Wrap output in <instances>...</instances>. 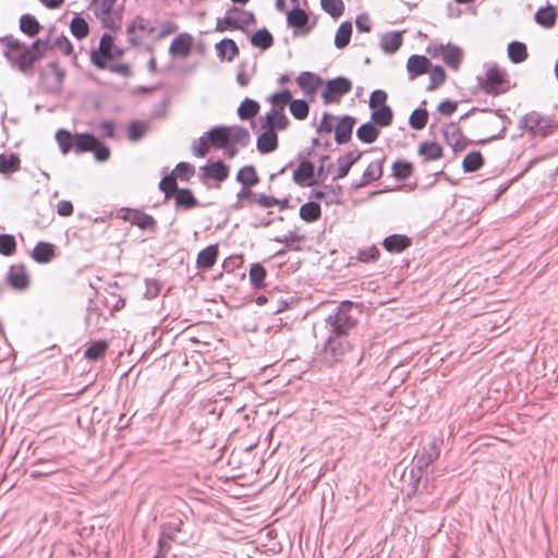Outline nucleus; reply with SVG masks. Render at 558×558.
<instances>
[{
  "instance_id": "nucleus-34",
  "label": "nucleus",
  "mask_w": 558,
  "mask_h": 558,
  "mask_svg": "<svg viewBox=\"0 0 558 558\" xmlns=\"http://www.w3.org/2000/svg\"><path fill=\"white\" fill-rule=\"evenodd\" d=\"M401 45L402 35L399 32L387 33L380 40V47L387 53H395Z\"/></svg>"
},
{
  "instance_id": "nucleus-33",
  "label": "nucleus",
  "mask_w": 558,
  "mask_h": 558,
  "mask_svg": "<svg viewBox=\"0 0 558 558\" xmlns=\"http://www.w3.org/2000/svg\"><path fill=\"white\" fill-rule=\"evenodd\" d=\"M172 197L178 208L191 209L197 205V199L189 189H179Z\"/></svg>"
},
{
  "instance_id": "nucleus-4",
  "label": "nucleus",
  "mask_w": 558,
  "mask_h": 558,
  "mask_svg": "<svg viewBox=\"0 0 558 558\" xmlns=\"http://www.w3.org/2000/svg\"><path fill=\"white\" fill-rule=\"evenodd\" d=\"M555 120L537 111H531L520 119L519 128L533 137H546L551 133Z\"/></svg>"
},
{
  "instance_id": "nucleus-60",
  "label": "nucleus",
  "mask_w": 558,
  "mask_h": 558,
  "mask_svg": "<svg viewBox=\"0 0 558 558\" xmlns=\"http://www.w3.org/2000/svg\"><path fill=\"white\" fill-rule=\"evenodd\" d=\"M159 187L165 193L166 198H171L179 190L174 174L165 175L159 183Z\"/></svg>"
},
{
  "instance_id": "nucleus-16",
  "label": "nucleus",
  "mask_w": 558,
  "mask_h": 558,
  "mask_svg": "<svg viewBox=\"0 0 558 558\" xmlns=\"http://www.w3.org/2000/svg\"><path fill=\"white\" fill-rule=\"evenodd\" d=\"M154 26L149 21L145 20L142 16H137L131 24L126 27V34L129 37V41L133 45H140L143 40V36H134V32L140 31L141 34H151L154 32Z\"/></svg>"
},
{
  "instance_id": "nucleus-6",
  "label": "nucleus",
  "mask_w": 558,
  "mask_h": 558,
  "mask_svg": "<svg viewBox=\"0 0 558 558\" xmlns=\"http://www.w3.org/2000/svg\"><path fill=\"white\" fill-rule=\"evenodd\" d=\"M349 337H336L328 333L322 350L323 360L328 364L340 362L351 349Z\"/></svg>"
},
{
  "instance_id": "nucleus-64",
  "label": "nucleus",
  "mask_w": 558,
  "mask_h": 558,
  "mask_svg": "<svg viewBox=\"0 0 558 558\" xmlns=\"http://www.w3.org/2000/svg\"><path fill=\"white\" fill-rule=\"evenodd\" d=\"M175 175L182 181H189L190 178L195 173L194 166L187 162H179L175 167Z\"/></svg>"
},
{
  "instance_id": "nucleus-17",
  "label": "nucleus",
  "mask_w": 558,
  "mask_h": 558,
  "mask_svg": "<svg viewBox=\"0 0 558 558\" xmlns=\"http://www.w3.org/2000/svg\"><path fill=\"white\" fill-rule=\"evenodd\" d=\"M355 125V119L350 116H343L340 118L335 126V140L341 145L345 144L351 140L352 131Z\"/></svg>"
},
{
  "instance_id": "nucleus-57",
  "label": "nucleus",
  "mask_w": 558,
  "mask_h": 558,
  "mask_svg": "<svg viewBox=\"0 0 558 558\" xmlns=\"http://www.w3.org/2000/svg\"><path fill=\"white\" fill-rule=\"evenodd\" d=\"M269 101L271 102L272 108L283 110L287 105L290 106V102L292 101V94L289 89H283L271 95Z\"/></svg>"
},
{
  "instance_id": "nucleus-1",
  "label": "nucleus",
  "mask_w": 558,
  "mask_h": 558,
  "mask_svg": "<svg viewBox=\"0 0 558 558\" xmlns=\"http://www.w3.org/2000/svg\"><path fill=\"white\" fill-rule=\"evenodd\" d=\"M360 314L361 310L356 303L342 301L325 319L328 333L349 337L357 325Z\"/></svg>"
},
{
  "instance_id": "nucleus-43",
  "label": "nucleus",
  "mask_w": 558,
  "mask_h": 558,
  "mask_svg": "<svg viewBox=\"0 0 558 558\" xmlns=\"http://www.w3.org/2000/svg\"><path fill=\"white\" fill-rule=\"evenodd\" d=\"M70 31L75 38L83 39L89 33V25L84 17L76 14L70 23Z\"/></svg>"
},
{
  "instance_id": "nucleus-49",
  "label": "nucleus",
  "mask_w": 558,
  "mask_h": 558,
  "mask_svg": "<svg viewBox=\"0 0 558 558\" xmlns=\"http://www.w3.org/2000/svg\"><path fill=\"white\" fill-rule=\"evenodd\" d=\"M484 163V158L480 151L469 153L462 162V167L464 172H475L477 171Z\"/></svg>"
},
{
  "instance_id": "nucleus-23",
  "label": "nucleus",
  "mask_w": 558,
  "mask_h": 558,
  "mask_svg": "<svg viewBox=\"0 0 558 558\" xmlns=\"http://www.w3.org/2000/svg\"><path fill=\"white\" fill-rule=\"evenodd\" d=\"M290 121L287 116L283 113V110L278 108H271L269 112L266 114V126L268 130L282 131L286 130L289 125Z\"/></svg>"
},
{
  "instance_id": "nucleus-37",
  "label": "nucleus",
  "mask_w": 558,
  "mask_h": 558,
  "mask_svg": "<svg viewBox=\"0 0 558 558\" xmlns=\"http://www.w3.org/2000/svg\"><path fill=\"white\" fill-rule=\"evenodd\" d=\"M356 136L361 142L372 144L378 138L379 131L376 128V124L373 122H366L357 129Z\"/></svg>"
},
{
  "instance_id": "nucleus-53",
  "label": "nucleus",
  "mask_w": 558,
  "mask_h": 558,
  "mask_svg": "<svg viewBox=\"0 0 558 558\" xmlns=\"http://www.w3.org/2000/svg\"><path fill=\"white\" fill-rule=\"evenodd\" d=\"M290 112L296 120H305L310 112L308 104L303 99H292L290 102Z\"/></svg>"
},
{
  "instance_id": "nucleus-15",
  "label": "nucleus",
  "mask_w": 558,
  "mask_h": 558,
  "mask_svg": "<svg viewBox=\"0 0 558 558\" xmlns=\"http://www.w3.org/2000/svg\"><path fill=\"white\" fill-rule=\"evenodd\" d=\"M63 77L64 72L58 66L57 62H50L47 69L41 73V78L49 92L60 90Z\"/></svg>"
},
{
  "instance_id": "nucleus-7",
  "label": "nucleus",
  "mask_w": 558,
  "mask_h": 558,
  "mask_svg": "<svg viewBox=\"0 0 558 558\" xmlns=\"http://www.w3.org/2000/svg\"><path fill=\"white\" fill-rule=\"evenodd\" d=\"M439 454L440 451L438 448L437 440L434 439L427 446H424L422 450L415 456V465L417 471L420 472V475H417L416 480L414 481L411 492L408 493L409 497L417 492L421 475L434 461H436L439 458Z\"/></svg>"
},
{
  "instance_id": "nucleus-50",
  "label": "nucleus",
  "mask_w": 558,
  "mask_h": 558,
  "mask_svg": "<svg viewBox=\"0 0 558 558\" xmlns=\"http://www.w3.org/2000/svg\"><path fill=\"white\" fill-rule=\"evenodd\" d=\"M35 59L38 61L48 50H52V38H39L28 46Z\"/></svg>"
},
{
  "instance_id": "nucleus-59",
  "label": "nucleus",
  "mask_w": 558,
  "mask_h": 558,
  "mask_svg": "<svg viewBox=\"0 0 558 558\" xmlns=\"http://www.w3.org/2000/svg\"><path fill=\"white\" fill-rule=\"evenodd\" d=\"M148 130V124L144 121H133L129 126V138L132 142L140 141Z\"/></svg>"
},
{
  "instance_id": "nucleus-51",
  "label": "nucleus",
  "mask_w": 558,
  "mask_h": 558,
  "mask_svg": "<svg viewBox=\"0 0 558 558\" xmlns=\"http://www.w3.org/2000/svg\"><path fill=\"white\" fill-rule=\"evenodd\" d=\"M248 276L254 289H260L265 286L266 270L260 264H253Z\"/></svg>"
},
{
  "instance_id": "nucleus-44",
  "label": "nucleus",
  "mask_w": 558,
  "mask_h": 558,
  "mask_svg": "<svg viewBox=\"0 0 558 558\" xmlns=\"http://www.w3.org/2000/svg\"><path fill=\"white\" fill-rule=\"evenodd\" d=\"M20 29L27 36L34 37L39 33L40 25L31 14H24L20 19Z\"/></svg>"
},
{
  "instance_id": "nucleus-28",
  "label": "nucleus",
  "mask_w": 558,
  "mask_h": 558,
  "mask_svg": "<svg viewBox=\"0 0 558 558\" xmlns=\"http://www.w3.org/2000/svg\"><path fill=\"white\" fill-rule=\"evenodd\" d=\"M206 133L211 146L215 148H223L229 144L228 126L218 125Z\"/></svg>"
},
{
  "instance_id": "nucleus-39",
  "label": "nucleus",
  "mask_w": 558,
  "mask_h": 558,
  "mask_svg": "<svg viewBox=\"0 0 558 558\" xmlns=\"http://www.w3.org/2000/svg\"><path fill=\"white\" fill-rule=\"evenodd\" d=\"M236 181L243 186H254L258 183L259 179L253 166H245L241 168L236 174Z\"/></svg>"
},
{
  "instance_id": "nucleus-54",
  "label": "nucleus",
  "mask_w": 558,
  "mask_h": 558,
  "mask_svg": "<svg viewBox=\"0 0 558 558\" xmlns=\"http://www.w3.org/2000/svg\"><path fill=\"white\" fill-rule=\"evenodd\" d=\"M118 0H93L92 9L97 17L108 16Z\"/></svg>"
},
{
  "instance_id": "nucleus-22",
  "label": "nucleus",
  "mask_w": 558,
  "mask_h": 558,
  "mask_svg": "<svg viewBox=\"0 0 558 558\" xmlns=\"http://www.w3.org/2000/svg\"><path fill=\"white\" fill-rule=\"evenodd\" d=\"M430 61L425 56L413 54L408 59L407 69L411 78L428 72Z\"/></svg>"
},
{
  "instance_id": "nucleus-55",
  "label": "nucleus",
  "mask_w": 558,
  "mask_h": 558,
  "mask_svg": "<svg viewBox=\"0 0 558 558\" xmlns=\"http://www.w3.org/2000/svg\"><path fill=\"white\" fill-rule=\"evenodd\" d=\"M428 120V112L426 109L417 108L415 109L409 119V123L414 130H422L425 128Z\"/></svg>"
},
{
  "instance_id": "nucleus-11",
  "label": "nucleus",
  "mask_w": 558,
  "mask_h": 558,
  "mask_svg": "<svg viewBox=\"0 0 558 558\" xmlns=\"http://www.w3.org/2000/svg\"><path fill=\"white\" fill-rule=\"evenodd\" d=\"M119 216L142 230H154L156 226V220L151 216L138 209L121 208Z\"/></svg>"
},
{
  "instance_id": "nucleus-48",
  "label": "nucleus",
  "mask_w": 558,
  "mask_h": 558,
  "mask_svg": "<svg viewBox=\"0 0 558 558\" xmlns=\"http://www.w3.org/2000/svg\"><path fill=\"white\" fill-rule=\"evenodd\" d=\"M508 56L513 63L523 62L527 58L525 45L520 41L510 43L508 45Z\"/></svg>"
},
{
  "instance_id": "nucleus-19",
  "label": "nucleus",
  "mask_w": 558,
  "mask_h": 558,
  "mask_svg": "<svg viewBox=\"0 0 558 558\" xmlns=\"http://www.w3.org/2000/svg\"><path fill=\"white\" fill-rule=\"evenodd\" d=\"M324 81L315 73L304 71L296 77V84L306 95H314Z\"/></svg>"
},
{
  "instance_id": "nucleus-27",
  "label": "nucleus",
  "mask_w": 558,
  "mask_h": 558,
  "mask_svg": "<svg viewBox=\"0 0 558 558\" xmlns=\"http://www.w3.org/2000/svg\"><path fill=\"white\" fill-rule=\"evenodd\" d=\"M418 155L424 161H434L442 157V147L435 142H422L418 146Z\"/></svg>"
},
{
  "instance_id": "nucleus-12",
  "label": "nucleus",
  "mask_w": 558,
  "mask_h": 558,
  "mask_svg": "<svg viewBox=\"0 0 558 558\" xmlns=\"http://www.w3.org/2000/svg\"><path fill=\"white\" fill-rule=\"evenodd\" d=\"M193 46V36L189 33H181L172 39L168 52L172 58L185 59L190 56Z\"/></svg>"
},
{
  "instance_id": "nucleus-29",
  "label": "nucleus",
  "mask_w": 558,
  "mask_h": 558,
  "mask_svg": "<svg viewBox=\"0 0 558 558\" xmlns=\"http://www.w3.org/2000/svg\"><path fill=\"white\" fill-rule=\"evenodd\" d=\"M21 168V159L17 154H0V173L4 175L12 174Z\"/></svg>"
},
{
  "instance_id": "nucleus-31",
  "label": "nucleus",
  "mask_w": 558,
  "mask_h": 558,
  "mask_svg": "<svg viewBox=\"0 0 558 558\" xmlns=\"http://www.w3.org/2000/svg\"><path fill=\"white\" fill-rule=\"evenodd\" d=\"M97 140L98 138L90 133H76L74 143L75 153L82 154L86 151H92L94 145L97 144Z\"/></svg>"
},
{
  "instance_id": "nucleus-52",
  "label": "nucleus",
  "mask_w": 558,
  "mask_h": 558,
  "mask_svg": "<svg viewBox=\"0 0 558 558\" xmlns=\"http://www.w3.org/2000/svg\"><path fill=\"white\" fill-rule=\"evenodd\" d=\"M413 171V166L409 161L397 160L392 165V175L398 180L402 181L408 179Z\"/></svg>"
},
{
  "instance_id": "nucleus-3",
  "label": "nucleus",
  "mask_w": 558,
  "mask_h": 558,
  "mask_svg": "<svg viewBox=\"0 0 558 558\" xmlns=\"http://www.w3.org/2000/svg\"><path fill=\"white\" fill-rule=\"evenodd\" d=\"M124 53V50L114 44L113 36L105 33L99 41L97 49H92L89 52L90 62L99 70H105L108 62L119 59Z\"/></svg>"
},
{
  "instance_id": "nucleus-38",
  "label": "nucleus",
  "mask_w": 558,
  "mask_h": 558,
  "mask_svg": "<svg viewBox=\"0 0 558 558\" xmlns=\"http://www.w3.org/2000/svg\"><path fill=\"white\" fill-rule=\"evenodd\" d=\"M108 350V343L106 340H98L93 342L84 352V357L88 361L101 360Z\"/></svg>"
},
{
  "instance_id": "nucleus-21",
  "label": "nucleus",
  "mask_w": 558,
  "mask_h": 558,
  "mask_svg": "<svg viewBox=\"0 0 558 558\" xmlns=\"http://www.w3.org/2000/svg\"><path fill=\"white\" fill-rule=\"evenodd\" d=\"M206 178L213 179L218 182L225 181L229 175V167L222 161H209L201 168Z\"/></svg>"
},
{
  "instance_id": "nucleus-58",
  "label": "nucleus",
  "mask_w": 558,
  "mask_h": 558,
  "mask_svg": "<svg viewBox=\"0 0 558 558\" xmlns=\"http://www.w3.org/2000/svg\"><path fill=\"white\" fill-rule=\"evenodd\" d=\"M211 144L207 137V133L201 136L197 141H194L192 145V151L195 157L203 158L209 153Z\"/></svg>"
},
{
  "instance_id": "nucleus-14",
  "label": "nucleus",
  "mask_w": 558,
  "mask_h": 558,
  "mask_svg": "<svg viewBox=\"0 0 558 558\" xmlns=\"http://www.w3.org/2000/svg\"><path fill=\"white\" fill-rule=\"evenodd\" d=\"M7 282L15 290H25L29 286V275L24 265H12L7 274Z\"/></svg>"
},
{
  "instance_id": "nucleus-36",
  "label": "nucleus",
  "mask_w": 558,
  "mask_h": 558,
  "mask_svg": "<svg viewBox=\"0 0 558 558\" xmlns=\"http://www.w3.org/2000/svg\"><path fill=\"white\" fill-rule=\"evenodd\" d=\"M371 118L374 124L385 128L391 124L393 112L389 106H381L373 110Z\"/></svg>"
},
{
  "instance_id": "nucleus-61",
  "label": "nucleus",
  "mask_w": 558,
  "mask_h": 558,
  "mask_svg": "<svg viewBox=\"0 0 558 558\" xmlns=\"http://www.w3.org/2000/svg\"><path fill=\"white\" fill-rule=\"evenodd\" d=\"M445 70L439 65L434 66L429 72V85L427 86V90L436 89L439 85H441L445 82Z\"/></svg>"
},
{
  "instance_id": "nucleus-46",
  "label": "nucleus",
  "mask_w": 558,
  "mask_h": 558,
  "mask_svg": "<svg viewBox=\"0 0 558 558\" xmlns=\"http://www.w3.org/2000/svg\"><path fill=\"white\" fill-rule=\"evenodd\" d=\"M29 254L39 264L49 263L56 256L54 246H34Z\"/></svg>"
},
{
  "instance_id": "nucleus-62",
  "label": "nucleus",
  "mask_w": 558,
  "mask_h": 558,
  "mask_svg": "<svg viewBox=\"0 0 558 558\" xmlns=\"http://www.w3.org/2000/svg\"><path fill=\"white\" fill-rule=\"evenodd\" d=\"M294 302L293 298L282 299L279 298L276 293L270 292V304H271V311L275 314L281 313L286 311L291 303Z\"/></svg>"
},
{
  "instance_id": "nucleus-42",
  "label": "nucleus",
  "mask_w": 558,
  "mask_h": 558,
  "mask_svg": "<svg viewBox=\"0 0 558 558\" xmlns=\"http://www.w3.org/2000/svg\"><path fill=\"white\" fill-rule=\"evenodd\" d=\"M351 35H352L351 23L350 22L341 23L336 33L335 46L338 49H342V48L347 47L350 43Z\"/></svg>"
},
{
  "instance_id": "nucleus-20",
  "label": "nucleus",
  "mask_w": 558,
  "mask_h": 558,
  "mask_svg": "<svg viewBox=\"0 0 558 558\" xmlns=\"http://www.w3.org/2000/svg\"><path fill=\"white\" fill-rule=\"evenodd\" d=\"M386 158L381 157L380 159L372 161L367 168L364 170L362 174V179L360 183L356 184V187H363L369 184L373 181H376L383 175V167Z\"/></svg>"
},
{
  "instance_id": "nucleus-26",
  "label": "nucleus",
  "mask_w": 558,
  "mask_h": 558,
  "mask_svg": "<svg viewBox=\"0 0 558 558\" xmlns=\"http://www.w3.org/2000/svg\"><path fill=\"white\" fill-rule=\"evenodd\" d=\"M278 147V136L274 130L263 132L257 138V149L262 154H268Z\"/></svg>"
},
{
  "instance_id": "nucleus-13",
  "label": "nucleus",
  "mask_w": 558,
  "mask_h": 558,
  "mask_svg": "<svg viewBox=\"0 0 558 558\" xmlns=\"http://www.w3.org/2000/svg\"><path fill=\"white\" fill-rule=\"evenodd\" d=\"M442 134L447 144L452 147L454 153L464 150L469 144L458 123L450 122L446 124L442 129Z\"/></svg>"
},
{
  "instance_id": "nucleus-35",
  "label": "nucleus",
  "mask_w": 558,
  "mask_h": 558,
  "mask_svg": "<svg viewBox=\"0 0 558 558\" xmlns=\"http://www.w3.org/2000/svg\"><path fill=\"white\" fill-rule=\"evenodd\" d=\"M229 143L246 147L250 143V132L242 126H228Z\"/></svg>"
},
{
  "instance_id": "nucleus-45",
  "label": "nucleus",
  "mask_w": 558,
  "mask_h": 558,
  "mask_svg": "<svg viewBox=\"0 0 558 558\" xmlns=\"http://www.w3.org/2000/svg\"><path fill=\"white\" fill-rule=\"evenodd\" d=\"M259 110V104L253 99L245 98L238 108V114L242 120L254 118Z\"/></svg>"
},
{
  "instance_id": "nucleus-30",
  "label": "nucleus",
  "mask_w": 558,
  "mask_h": 558,
  "mask_svg": "<svg viewBox=\"0 0 558 558\" xmlns=\"http://www.w3.org/2000/svg\"><path fill=\"white\" fill-rule=\"evenodd\" d=\"M251 45L262 50H267L274 45V36L267 28L256 31L250 37Z\"/></svg>"
},
{
  "instance_id": "nucleus-41",
  "label": "nucleus",
  "mask_w": 558,
  "mask_h": 558,
  "mask_svg": "<svg viewBox=\"0 0 558 558\" xmlns=\"http://www.w3.org/2000/svg\"><path fill=\"white\" fill-rule=\"evenodd\" d=\"M462 50L452 45H447L442 61L451 69L458 70L462 60Z\"/></svg>"
},
{
  "instance_id": "nucleus-18",
  "label": "nucleus",
  "mask_w": 558,
  "mask_h": 558,
  "mask_svg": "<svg viewBox=\"0 0 558 558\" xmlns=\"http://www.w3.org/2000/svg\"><path fill=\"white\" fill-rule=\"evenodd\" d=\"M315 175V166L310 160H303L293 172V181L301 186L312 185Z\"/></svg>"
},
{
  "instance_id": "nucleus-10",
  "label": "nucleus",
  "mask_w": 558,
  "mask_h": 558,
  "mask_svg": "<svg viewBox=\"0 0 558 558\" xmlns=\"http://www.w3.org/2000/svg\"><path fill=\"white\" fill-rule=\"evenodd\" d=\"M288 26L294 28L293 35L306 36L313 28L310 24L308 14L301 8L295 7L287 13Z\"/></svg>"
},
{
  "instance_id": "nucleus-32",
  "label": "nucleus",
  "mask_w": 558,
  "mask_h": 558,
  "mask_svg": "<svg viewBox=\"0 0 558 558\" xmlns=\"http://www.w3.org/2000/svg\"><path fill=\"white\" fill-rule=\"evenodd\" d=\"M557 20V12L553 7L541 8L535 13V21L537 24L545 28L555 26Z\"/></svg>"
},
{
  "instance_id": "nucleus-8",
  "label": "nucleus",
  "mask_w": 558,
  "mask_h": 558,
  "mask_svg": "<svg viewBox=\"0 0 558 558\" xmlns=\"http://www.w3.org/2000/svg\"><path fill=\"white\" fill-rule=\"evenodd\" d=\"M480 85L487 94L493 95L505 93L509 88L505 71L496 65L487 70L486 77L480 82Z\"/></svg>"
},
{
  "instance_id": "nucleus-47",
  "label": "nucleus",
  "mask_w": 558,
  "mask_h": 558,
  "mask_svg": "<svg viewBox=\"0 0 558 558\" xmlns=\"http://www.w3.org/2000/svg\"><path fill=\"white\" fill-rule=\"evenodd\" d=\"M56 141L59 144L60 150L63 155H66L72 148H74L75 134H71L66 130H59L56 133Z\"/></svg>"
},
{
  "instance_id": "nucleus-63",
  "label": "nucleus",
  "mask_w": 558,
  "mask_h": 558,
  "mask_svg": "<svg viewBox=\"0 0 558 558\" xmlns=\"http://www.w3.org/2000/svg\"><path fill=\"white\" fill-rule=\"evenodd\" d=\"M52 49H57L65 56H70L73 52V46L71 41L63 35L52 38Z\"/></svg>"
},
{
  "instance_id": "nucleus-2",
  "label": "nucleus",
  "mask_w": 558,
  "mask_h": 558,
  "mask_svg": "<svg viewBox=\"0 0 558 558\" xmlns=\"http://www.w3.org/2000/svg\"><path fill=\"white\" fill-rule=\"evenodd\" d=\"M0 43L4 45V56L21 72L28 71L37 61L28 46L23 45L13 36L0 37Z\"/></svg>"
},
{
  "instance_id": "nucleus-5",
  "label": "nucleus",
  "mask_w": 558,
  "mask_h": 558,
  "mask_svg": "<svg viewBox=\"0 0 558 558\" xmlns=\"http://www.w3.org/2000/svg\"><path fill=\"white\" fill-rule=\"evenodd\" d=\"M255 23L253 12L232 7L229 9L222 19H218L216 31H244L245 27Z\"/></svg>"
},
{
  "instance_id": "nucleus-25",
  "label": "nucleus",
  "mask_w": 558,
  "mask_h": 558,
  "mask_svg": "<svg viewBox=\"0 0 558 558\" xmlns=\"http://www.w3.org/2000/svg\"><path fill=\"white\" fill-rule=\"evenodd\" d=\"M218 257V246H206L203 248L196 258V267L202 270L211 268Z\"/></svg>"
},
{
  "instance_id": "nucleus-24",
  "label": "nucleus",
  "mask_w": 558,
  "mask_h": 558,
  "mask_svg": "<svg viewBox=\"0 0 558 558\" xmlns=\"http://www.w3.org/2000/svg\"><path fill=\"white\" fill-rule=\"evenodd\" d=\"M217 56L220 60L232 61L239 56V48L233 39L223 38L216 44Z\"/></svg>"
},
{
  "instance_id": "nucleus-40",
  "label": "nucleus",
  "mask_w": 558,
  "mask_h": 558,
  "mask_svg": "<svg viewBox=\"0 0 558 558\" xmlns=\"http://www.w3.org/2000/svg\"><path fill=\"white\" fill-rule=\"evenodd\" d=\"M320 215V205L316 202H307L300 208V217L307 222L316 221L319 219Z\"/></svg>"
},
{
  "instance_id": "nucleus-9",
  "label": "nucleus",
  "mask_w": 558,
  "mask_h": 558,
  "mask_svg": "<svg viewBox=\"0 0 558 558\" xmlns=\"http://www.w3.org/2000/svg\"><path fill=\"white\" fill-rule=\"evenodd\" d=\"M352 88L351 81L343 76L329 80L326 87L322 93V98L325 104L338 102L342 96L348 94Z\"/></svg>"
},
{
  "instance_id": "nucleus-56",
  "label": "nucleus",
  "mask_w": 558,
  "mask_h": 558,
  "mask_svg": "<svg viewBox=\"0 0 558 558\" xmlns=\"http://www.w3.org/2000/svg\"><path fill=\"white\" fill-rule=\"evenodd\" d=\"M320 5L323 10L332 17L341 16L344 11V3L342 0H320Z\"/></svg>"
}]
</instances>
